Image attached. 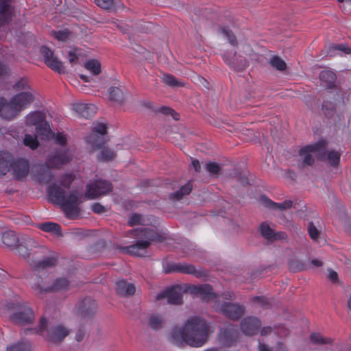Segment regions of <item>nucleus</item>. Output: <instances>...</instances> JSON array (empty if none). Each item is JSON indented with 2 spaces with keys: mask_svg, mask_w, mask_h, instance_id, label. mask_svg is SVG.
<instances>
[{
  "mask_svg": "<svg viewBox=\"0 0 351 351\" xmlns=\"http://www.w3.org/2000/svg\"><path fill=\"white\" fill-rule=\"evenodd\" d=\"M31 283L32 287L37 295H42L49 292L65 291L70 287V284L66 278L56 279L50 286H46L45 282L40 278H38V282H35V280H33Z\"/></svg>",
  "mask_w": 351,
  "mask_h": 351,
  "instance_id": "obj_13",
  "label": "nucleus"
},
{
  "mask_svg": "<svg viewBox=\"0 0 351 351\" xmlns=\"http://www.w3.org/2000/svg\"><path fill=\"white\" fill-rule=\"evenodd\" d=\"M48 327V322L45 318H42L40 321L38 328L29 330L40 334L51 343L62 341L69 333V330L62 324L54 325L49 328Z\"/></svg>",
  "mask_w": 351,
  "mask_h": 351,
  "instance_id": "obj_12",
  "label": "nucleus"
},
{
  "mask_svg": "<svg viewBox=\"0 0 351 351\" xmlns=\"http://www.w3.org/2000/svg\"><path fill=\"white\" fill-rule=\"evenodd\" d=\"M82 56V52L79 49H73L69 52V60L71 64L79 63V60Z\"/></svg>",
  "mask_w": 351,
  "mask_h": 351,
  "instance_id": "obj_39",
  "label": "nucleus"
},
{
  "mask_svg": "<svg viewBox=\"0 0 351 351\" xmlns=\"http://www.w3.org/2000/svg\"><path fill=\"white\" fill-rule=\"evenodd\" d=\"M7 309L10 311V320L19 325L32 323L35 318L32 308L25 302L16 300L6 305Z\"/></svg>",
  "mask_w": 351,
  "mask_h": 351,
  "instance_id": "obj_11",
  "label": "nucleus"
},
{
  "mask_svg": "<svg viewBox=\"0 0 351 351\" xmlns=\"http://www.w3.org/2000/svg\"><path fill=\"white\" fill-rule=\"evenodd\" d=\"M106 134V125L102 123H94L92 134L86 138L87 143L93 148H100L104 143V135Z\"/></svg>",
  "mask_w": 351,
  "mask_h": 351,
  "instance_id": "obj_16",
  "label": "nucleus"
},
{
  "mask_svg": "<svg viewBox=\"0 0 351 351\" xmlns=\"http://www.w3.org/2000/svg\"><path fill=\"white\" fill-rule=\"evenodd\" d=\"M271 65L279 71H284L287 68L286 62L278 56H274L269 61Z\"/></svg>",
  "mask_w": 351,
  "mask_h": 351,
  "instance_id": "obj_37",
  "label": "nucleus"
},
{
  "mask_svg": "<svg viewBox=\"0 0 351 351\" xmlns=\"http://www.w3.org/2000/svg\"><path fill=\"white\" fill-rule=\"evenodd\" d=\"M130 234L140 240L135 244L127 247L125 250L127 253L137 256H146L147 248L151 242H162L165 239L154 229L147 227L132 230Z\"/></svg>",
  "mask_w": 351,
  "mask_h": 351,
  "instance_id": "obj_6",
  "label": "nucleus"
},
{
  "mask_svg": "<svg viewBox=\"0 0 351 351\" xmlns=\"http://www.w3.org/2000/svg\"><path fill=\"white\" fill-rule=\"evenodd\" d=\"M311 263L313 265H314L315 267H321L322 265V261H320L318 259L312 260Z\"/></svg>",
  "mask_w": 351,
  "mask_h": 351,
  "instance_id": "obj_59",
  "label": "nucleus"
},
{
  "mask_svg": "<svg viewBox=\"0 0 351 351\" xmlns=\"http://www.w3.org/2000/svg\"><path fill=\"white\" fill-rule=\"evenodd\" d=\"M320 80L326 84L328 88H331L336 80V75L334 72L329 70H324L320 73Z\"/></svg>",
  "mask_w": 351,
  "mask_h": 351,
  "instance_id": "obj_29",
  "label": "nucleus"
},
{
  "mask_svg": "<svg viewBox=\"0 0 351 351\" xmlns=\"http://www.w3.org/2000/svg\"><path fill=\"white\" fill-rule=\"evenodd\" d=\"M109 99L115 102H121L123 99V93L118 87H111L109 89Z\"/></svg>",
  "mask_w": 351,
  "mask_h": 351,
  "instance_id": "obj_34",
  "label": "nucleus"
},
{
  "mask_svg": "<svg viewBox=\"0 0 351 351\" xmlns=\"http://www.w3.org/2000/svg\"><path fill=\"white\" fill-rule=\"evenodd\" d=\"M260 326V321L257 318L250 317L243 320L241 328L244 334L253 335L257 332Z\"/></svg>",
  "mask_w": 351,
  "mask_h": 351,
  "instance_id": "obj_18",
  "label": "nucleus"
},
{
  "mask_svg": "<svg viewBox=\"0 0 351 351\" xmlns=\"http://www.w3.org/2000/svg\"><path fill=\"white\" fill-rule=\"evenodd\" d=\"M12 156L7 152H0V176L6 174L12 168L14 176L17 179L25 177L29 170V163L25 159H17L13 162Z\"/></svg>",
  "mask_w": 351,
  "mask_h": 351,
  "instance_id": "obj_10",
  "label": "nucleus"
},
{
  "mask_svg": "<svg viewBox=\"0 0 351 351\" xmlns=\"http://www.w3.org/2000/svg\"><path fill=\"white\" fill-rule=\"evenodd\" d=\"M112 190V184L101 179L90 181L87 185L85 191V197L89 199H97L106 195Z\"/></svg>",
  "mask_w": 351,
  "mask_h": 351,
  "instance_id": "obj_14",
  "label": "nucleus"
},
{
  "mask_svg": "<svg viewBox=\"0 0 351 351\" xmlns=\"http://www.w3.org/2000/svg\"><path fill=\"white\" fill-rule=\"evenodd\" d=\"M73 109L80 117L84 118L92 117L96 112L95 106L90 104L75 103Z\"/></svg>",
  "mask_w": 351,
  "mask_h": 351,
  "instance_id": "obj_19",
  "label": "nucleus"
},
{
  "mask_svg": "<svg viewBox=\"0 0 351 351\" xmlns=\"http://www.w3.org/2000/svg\"><path fill=\"white\" fill-rule=\"evenodd\" d=\"M199 80L205 87H206L208 88V87H207L208 82L206 81L205 79L199 78Z\"/></svg>",
  "mask_w": 351,
  "mask_h": 351,
  "instance_id": "obj_61",
  "label": "nucleus"
},
{
  "mask_svg": "<svg viewBox=\"0 0 351 351\" xmlns=\"http://www.w3.org/2000/svg\"><path fill=\"white\" fill-rule=\"evenodd\" d=\"M238 338L236 328L231 324H225L218 336L219 343L224 347L234 346Z\"/></svg>",
  "mask_w": 351,
  "mask_h": 351,
  "instance_id": "obj_15",
  "label": "nucleus"
},
{
  "mask_svg": "<svg viewBox=\"0 0 351 351\" xmlns=\"http://www.w3.org/2000/svg\"><path fill=\"white\" fill-rule=\"evenodd\" d=\"M162 111L165 114H171L175 120L179 119L178 114L173 110H172L171 108H163L162 109Z\"/></svg>",
  "mask_w": 351,
  "mask_h": 351,
  "instance_id": "obj_49",
  "label": "nucleus"
},
{
  "mask_svg": "<svg viewBox=\"0 0 351 351\" xmlns=\"http://www.w3.org/2000/svg\"><path fill=\"white\" fill-rule=\"evenodd\" d=\"M213 332L205 319L193 317L187 319L183 328L174 327L170 333L169 341L178 346L187 344L201 347L208 341V335Z\"/></svg>",
  "mask_w": 351,
  "mask_h": 351,
  "instance_id": "obj_2",
  "label": "nucleus"
},
{
  "mask_svg": "<svg viewBox=\"0 0 351 351\" xmlns=\"http://www.w3.org/2000/svg\"><path fill=\"white\" fill-rule=\"evenodd\" d=\"M186 291L192 295L199 297L205 302H214L213 307L217 311L222 313L228 317L232 319H237L243 314V308L241 306L223 302L221 298L225 300L231 299L232 293L230 291L225 292L222 296H218L215 294L212 288L208 285H190L184 290L180 285H176L160 293L156 299L160 300L162 298H167V302L172 304H180L182 301V293Z\"/></svg>",
  "mask_w": 351,
  "mask_h": 351,
  "instance_id": "obj_1",
  "label": "nucleus"
},
{
  "mask_svg": "<svg viewBox=\"0 0 351 351\" xmlns=\"http://www.w3.org/2000/svg\"><path fill=\"white\" fill-rule=\"evenodd\" d=\"M47 193L51 201L60 205L69 217L73 218L79 215L82 195L78 192L73 191L67 195L64 189L53 184L48 187Z\"/></svg>",
  "mask_w": 351,
  "mask_h": 351,
  "instance_id": "obj_4",
  "label": "nucleus"
},
{
  "mask_svg": "<svg viewBox=\"0 0 351 351\" xmlns=\"http://www.w3.org/2000/svg\"><path fill=\"white\" fill-rule=\"evenodd\" d=\"M221 31L223 36L228 40L231 47L234 48L237 45V40L232 32L226 27H222ZM238 49L239 51V54H237V51H235L234 49L224 50L222 53V57L226 63L229 64L230 66L240 69L241 67L246 66V60L243 55L250 56L252 49L250 46L243 45L242 44H240L238 46Z\"/></svg>",
  "mask_w": 351,
  "mask_h": 351,
  "instance_id": "obj_7",
  "label": "nucleus"
},
{
  "mask_svg": "<svg viewBox=\"0 0 351 351\" xmlns=\"http://www.w3.org/2000/svg\"><path fill=\"white\" fill-rule=\"evenodd\" d=\"M260 230L262 236L268 240L285 239L287 237L284 232H274L273 230L266 223H263L261 225Z\"/></svg>",
  "mask_w": 351,
  "mask_h": 351,
  "instance_id": "obj_21",
  "label": "nucleus"
},
{
  "mask_svg": "<svg viewBox=\"0 0 351 351\" xmlns=\"http://www.w3.org/2000/svg\"><path fill=\"white\" fill-rule=\"evenodd\" d=\"M12 0H0V26L8 23L12 18V8L10 5Z\"/></svg>",
  "mask_w": 351,
  "mask_h": 351,
  "instance_id": "obj_20",
  "label": "nucleus"
},
{
  "mask_svg": "<svg viewBox=\"0 0 351 351\" xmlns=\"http://www.w3.org/2000/svg\"><path fill=\"white\" fill-rule=\"evenodd\" d=\"M73 156V152L70 149L58 151L54 155L50 156L46 163L47 167L39 165L36 167L37 171H43V173L37 175L36 179L40 183H48L51 177L49 168L58 167L66 164L72 160Z\"/></svg>",
  "mask_w": 351,
  "mask_h": 351,
  "instance_id": "obj_9",
  "label": "nucleus"
},
{
  "mask_svg": "<svg viewBox=\"0 0 351 351\" xmlns=\"http://www.w3.org/2000/svg\"><path fill=\"white\" fill-rule=\"evenodd\" d=\"M162 81L165 84L171 86H180L182 85L174 76L169 74L163 75Z\"/></svg>",
  "mask_w": 351,
  "mask_h": 351,
  "instance_id": "obj_40",
  "label": "nucleus"
},
{
  "mask_svg": "<svg viewBox=\"0 0 351 351\" xmlns=\"http://www.w3.org/2000/svg\"><path fill=\"white\" fill-rule=\"evenodd\" d=\"M290 268L293 271H296L302 270L303 269V266L302 265H298L297 267H293V263H290Z\"/></svg>",
  "mask_w": 351,
  "mask_h": 351,
  "instance_id": "obj_58",
  "label": "nucleus"
},
{
  "mask_svg": "<svg viewBox=\"0 0 351 351\" xmlns=\"http://www.w3.org/2000/svg\"><path fill=\"white\" fill-rule=\"evenodd\" d=\"M310 340L313 343L326 344L330 342V340L324 338L320 334L313 333L310 337Z\"/></svg>",
  "mask_w": 351,
  "mask_h": 351,
  "instance_id": "obj_42",
  "label": "nucleus"
},
{
  "mask_svg": "<svg viewBox=\"0 0 351 351\" xmlns=\"http://www.w3.org/2000/svg\"><path fill=\"white\" fill-rule=\"evenodd\" d=\"M31 264L33 265L34 269L40 271L41 269H46L54 266L56 264V259L53 257H47L37 263H35V261H33Z\"/></svg>",
  "mask_w": 351,
  "mask_h": 351,
  "instance_id": "obj_26",
  "label": "nucleus"
},
{
  "mask_svg": "<svg viewBox=\"0 0 351 351\" xmlns=\"http://www.w3.org/2000/svg\"><path fill=\"white\" fill-rule=\"evenodd\" d=\"M206 169L210 175L215 176L220 171L221 167L215 162H210L206 164Z\"/></svg>",
  "mask_w": 351,
  "mask_h": 351,
  "instance_id": "obj_41",
  "label": "nucleus"
},
{
  "mask_svg": "<svg viewBox=\"0 0 351 351\" xmlns=\"http://www.w3.org/2000/svg\"><path fill=\"white\" fill-rule=\"evenodd\" d=\"M115 289L117 293L121 295H132L136 291L134 285L123 280L117 282Z\"/></svg>",
  "mask_w": 351,
  "mask_h": 351,
  "instance_id": "obj_23",
  "label": "nucleus"
},
{
  "mask_svg": "<svg viewBox=\"0 0 351 351\" xmlns=\"http://www.w3.org/2000/svg\"><path fill=\"white\" fill-rule=\"evenodd\" d=\"M332 48L335 51H340L343 52L346 54H348V53H351L350 48L346 45H343V44L335 45L332 46Z\"/></svg>",
  "mask_w": 351,
  "mask_h": 351,
  "instance_id": "obj_47",
  "label": "nucleus"
},
{
  "mask_svg": "<svg viewBox=\"0 0 351 351\" xmlns=\"http://www.w3.org/2000/svg\"><path fill=\"white\" fill-rule=\"evenodd\" d=\"M6 104H7V101L3 97L0 98V116L1 117L2 110L4 108L5 105H6Z\"/></svg>",
  "mask_w": 351,
  "mask_h": 351,
  "instance_id": "obj_56",
  "label": "nucleus"
},
{
  "mask_svg": "<svg viewBox=\"0 0 351 351\" xmlns=\"http://www.w3.org/2000/svg\"><path fill=\"white\" fill-rule=\"evenodd\" d=\"M10 72L9 69L4 64L0 62V77L8 74Z\"/></svg>",
  "mask_w": 351,
  "mask_h": 351,
  "instance_id": "obj_51",
  "label": "nucleus"
},
{
  "mask_svg": "<svg viewBox=\"0 0 351 351\" xmlns=\"http://www.w3.org/2000/svg\"><path fill=\"white\" fill-rule=\"evenodd\" d=\"M308 231L309 233V235L312 239L315 240L318 238V236L319 234V231L317 230V228L314 226L313 223H310L308 226Z\"/></svg>",
  "mask_w": 351,
  "mask_h": 351,
  "instance_id": "obj_46",
  "label": "nucleus"
},
{
  "mask_svg": "<svg viewBox=\"0 0 351 351\" xmlns=\"http://www.w3.org/2000/svg\"><path fill=\"white\" fill-rule=\"evenodd\" d=\"M258 351H271V350L267 345L259 343Z\"/></svg>",
  "mask_w": 351,
  "mask_h": 351,
  "instance_id": "obj_55",
  "label": "nucleus"
},
{
  "mask_svg": "<svg viewBox=\"0 0 351 351\" xmlns=\"http://www.w3.org/2000/svg\"><path fill=\"white\" fill-rule=\"evenodd\" d=\"M34 91H23L14 95L5 105L1 112V117L11 120L20 112L27 108L34 101Z\"/></svg>",
  "mask_w": 351,
  "mask_h": 351,
  "instance_id": "obj_8",
  "label": "nucleus"
},
{
  "mask_svg": "<svg viewBox=\"0 0 351 351\" xmlns=\"http://www.w3.org/2000/svg\"><path fill=\"white\" fill-rule=\"evenodd\" d=\"M95 2L97 6L104 10H112L119 7L113 0H95Z\"/></svg>",
  "mask_w": 351,
  "mask_h": 351,
  "instance_id": "obj_35",
  "label": "nucleus"
},
{
  "mask_svg": "<svg viewBox=\"0 0 351 351\" xmlns=\"http://www.w3.org/2000/svg\"><path fill=\"white\" fill-rule=\"evenodd\" d=\"M2 242L5 246L8 247H13L18 245L19 239L14 232L8 230L3 233Z\"/></svg>",
  "mask_w": 351,
  "mask_h": 351,
  "instance_id": "obj_25",
  "label": "nucleus"
},
{
  "mask_svg": "<svg viewBox=\"0 0 351 351\" xmlns=\"http://www.w3.org/2000/svg\"><path fill=\"white\" fill-rule=\"evenodd\" d=\"M191 190L192 185L190 182H188L185 185L182 186L179 191L171 193L169 197L172 200H179L182 199L184 195L189 194Z\"/></svg>",
  "mask_w": 351,
  "mask_h": 351,
  "instance_id": "obj_30",
  "label": "nucleus"
},
{
  "mask_svg": "<svg viewBox=\"0 0 351 351\" xmlns=\"http://www.w3.org/2000/svg\"><path fill=\"white\" fill-rule=\"evenodd\" d=\"M193 167L195 171H198L200 169V164L197 160H193L191 162Z\"/></svg>",
  "mask_w": 351,
  "mask_h": 351,
  "instance_id": "obj_54",
  "label": "nucleus"
},
{
  "mask_svg": "<svg viewBox=\"0 0 351 351\" xmlns=\"http://www.w3.org/2000/svg\"><path fill=\"white\" fill-rule=\"evenodd\" d=\"M348 306L350 310H351V293L349 297L348 301Z\"/></svg>",
  "mask_w": 351,
  "mask_h": 351,
  "instance_id": "obj_63",
  "label": "nucleus"
},
{
  "mask_svg": "<svg viewBox=\"0 0 351 351\" xmlns=\"http://www.w3.org/2000/svg\"><path fill=\"white\" fill-rule=\"evenodd\" d=\"M25 123L27 125L36 127V135L25 134L23 143L32 149H36L38 146V136L40 140H49L54 138L56 143L60 145H64L66 143L65 134L58 132L56 134L51 132L49 123L45 121V115L43 112L34 111L29 113L25 117Z\"/></svg>",
  "mask_w": 351,
  "mask_h": 351,
  "instance_id": "obj_3",
  "label": "nucleus"
},
{
  "mask_svg": "<svg viewBox=\"0 0 351 351\" xmlns=\"http://www.w3.org/2000/svg\"><path fill=\"white\" fill-rule=\"evenodd\" d=\"M271 331V328L270 327H264L261 330V334L262 335H267L268 333H270Z\"/></svg>",
  "mask_w": 351,
  "mask_h": 351,
  "instance_id": "obj_57",
  "label": "nucleus"
},
{
  "mask_svg": "<svg viewBox=\"0 0 351 351\" xmlns=\"http://www.w3.org/2000/svg\"><path fill=\"white\" fill-rule=\"evenodd\" d=\"M92 210L97 214L103 213L106 211V208L99 203H94L91 206Z\"/></svg>",
  "mask_w": 351,
  "mask_h": 351,
  "instance_id": "obj_48",
  "label": "nucleus"
},
{
  "mask_svg": "<svg viewBox=\"0 0 351 351\" xmlns=\"http://www.w3.org/2000/svg\"><path fill=\"white\" fill-rule=\"evenodd\" d=\"M165 319L163 317L158 314H152L147 319V326L152 329H160L162 327Z\"/></svg>",
  "mask_w": 351,
  "mask_h": 351,
  "instance_id": "obj_27",
  "label": "nucleus"
},
{
  "mask_svg": "<svg viewBox=\"0 0 351 351\" xmlns=\"http://www.w3.org/2000/svg\"><path fill=\"white\" fill-rule=\"evenodd\" d=\"M38 228L43 231L51 233L54 235H61L60 226L56 223L46 222L38 225Z\"/></svg>",
  "mask_w": 351,
  "mask_h": 351,
  "instance_id": "obj_28",
  "label": "nucleus"
},
{
  "mask_svg": "<svg viewBox=\"0 0 351 351\" xmlns=\"http://www.w3.org/2000/svg\"><path fill=\"white\" fill-rule=\"evenodd\" d=\"M13 88L16 91H33V90L30 88L28 80L25 77L18 80L14 85Z\"/></svg>",
  "mask_w": 351,
  "mask_h": 351,
  "instance_id": "obj_32",
  "label": "nucleus"
},
{
  "mask_svg": "<svg viewBox=\"0 0 351 351\" xmlns=\"http://www.w3.org/2000/svg\"><path fill=\"white\" fill-rule=\"evenodd\" d=\"M204 351H224V350L221 348H210V349L206 350Z\"/></svg>",
  "mask_w": 351,
  "mask_h": 351,
  "instance_id": "obj_62",
  "label": "nucleus"
},
{
  "mask_svg": "<svg viewBox=\"0 0 351 351\" xmlns=\"http://www.w3.org/2000/svg\"><path fill=\"white\" fill-rule=\"evenodd\" d=\"M170 271H177L186 274H194L195 271V267L189 264H177L173 266V269Z\"/></svg>",
  "mask_w": 351,
  "mask_h": 351,
  "instance_id": "obj_33",
  "label": "nucleus"
},
{
  "mask_svg": "<svg viewBox=\"0 0 351 351\" xmlns=\"http://www.w3.org/2000/svg\"><path fill=\"white\" fill-rule=\"evenodd\" d=\"M40 53L43 56L45 64L52 70L61 73L64 71L62 62L54 55L48 47L43 46Z\"/></svg>",
  "mask_w": 351,
  "mask_h": 351,
  "instance_id": "obj_17",
  "label": "nucleus"
},
{
  "mask_svg": "<svg viewBox=\"0 0 351 351\" xmlns=\"http://www.w3.org/2000/svg\"><path fill=\"white\" fill-rule=\"evenodd\" d=\"M84 67L93 75H98L101 72L100 62L97 60H89L84 63Z\"/></svg>",
  "mask_w": 351,
  "mask_h": 351,
  "instance_id": "obj_31",
  "label": "nucleus"
},
{
  "mask_svg": "<svg viewBox=\"0 0 351 351\" xmlns=\"http://www.w3.org/2000/svg\"><path fill=\"white\" fill-rule=\"evenodd\" d=\"M254 300L263 306H265L267 304V299L264 297H256Z\"/></svg>",
  "mask_w": 351,
  "mask_h": 351,
  "instance_id": "obj_53",
  "label": "nucleus"
},
{
  "mask_svg": "<svg viewBox=\"0 0 351 351\" xmlns=\"http://www.w3.org/2000/svg\"><path fill=\"white\" fill-rule=\"evenodd\" d=\"M328 278L332 281V282H336L337 280V272L332 271V270H329L328 271Z\"/></svg>",
  "mask_w": 351,
  "mask_h": 351,
  "instance_id": "obj_52",
  "label": "nucleus"
},
{
  "mask_svg": "<svg viewBox=\"0 0 351 351\" xmlns=\"http://www.w3.org/2000/svg\"><path fill=\"white\" fill-rule=\"evenodd\" d=\"M74 180V176L72 173H66L64 175L61 179L60 184L64 188L68 189L70 187L72 182Z\"/></svg>",
  "mask_w": 351,
  "mask_h": 351,
  "instance_id": "obj_43",
  "label": "nucleus"
},
{
  "mask_svg": "<svg viewBox=\"0 0 351 351\" xmlns=\"http://www.w3.org/2000/svg\"><path fill=\"white\" fill-rule=\"evenodd\" d=\"M147 221L144 218L143 216L139 215V214H134L132 215L129 220L128 223L130 226H135V225H148V223H145V221Z\"/></svg>",
  "mask_w": 351,
  "mask_h": 351,
  "instance_id": "obj_38",
  "label": "nucleus"
},
{
  "mask_svg": "<svg viewBox=\"0 0 351 351\" xmlns=\"http://www.w3.org/2000/svg\"><path fill=\"white\" fill-rule=\"evenodd\" d=\"M84 336H85V331H84V330L79 329L77 331V332H76L75 339H76V341L80 342V341L83 340Z\"/></svg>",
  "mask_w": 351,
  "mask_h": 351,
  "instance_id": "obj_50",
  "label": "nucleus"
},
{
  "mask_svg": "<svg viewBox=\"0 0 351 351\" xmlns=\"http://www.w3.org/2000/svg\"><path fill=\"white\" fill-rule=\"evenodd\" d=\"M53 35L58 40L64 41L69 38V32L68 30L64 29L58 32H53Z\"/></svg>",
  "mask_w": 351,
  "mask_h": 351,
  "instance_id": "obj_45",
  "label": "nucleus"
},
{
  "mask_svg": "<svg viewBox=\"0 0 351 351\" xmlns=\"http://www.w3.org/2000/svg\"><path fill=\"white\" fill-rule=\"evenodd\" d=\"M325 148L326 142L324 140L314 145H306L300 151V160L304 165H309L313 162L314 158L316 157L328 162L332 167L337 166L340 160V152L330 150L325 153Z\"/></svg>",
  "mask_w": 351,
  "mask_h": 351,
  "instance_id": "obj_5",
  "label": "nucleus"
},
{
  "mask_svg": "<svg viewBox=\"0 0 351 351\" xmlns=\"http://www.w3.org/2000/svg\"><path fill=\"white\" fill-rule=\"evenodd\" d=\"M80 78H81L82 80H83L84 82H88L87 77H86V76H85V75H80Z\"/></svg>",
  "mask_w": 351,
  "mask_h": 351,
  "instance_id": "obj_64",
  "label": "nucleus"
},
{
  "mask_svg": "<svg viewBox=\"0 0 351 351\" xmlns=\"http://www.w3.org/2000/svg\"><path fill=\"white\" fill-rule=\"evenodd\" d=\"M115 157V154L112 150L105 148L101 151V158L104 161H109L112 160Z\"/></svg>",
  "mask_w": 351,
  "mask_h": 351,
  "instance_id": "obj_44",
  "label": "nucleus"
},
{
  "mask_svg": "<svg viewBox=\"0 0 351 351\" xmlns=\"http://www.w3.org/2000/svg\"><path fill=\"white\" fill-rule=\"evenodd\" d=\"M31 345L29 343H19L7 347V351H31Z\"/></svg>",
  "mask_w": 351,
  "mask_h": 351,
  "instance_id": "obj_36",
  "label": "nucleus"
},
{
  "mask_svg": "<svg viewBox=\"0 0 351 351\" xmlns=\"http://www.w3.org/2000/svg\"><path fill=\"white\" fill-rule=\"evenodd\" d=\"M35 240L28 238L24 244H20L18 246L19 254L24 258H29L32 254H35Z\"/></svg>",
  "mask_w": 351,
  "mask_h": 351,
  "instance_id": "obj_22",
  "label": "nucleus"
},
{
  "mask_svg": "<svg viewBox=\"0 0 351 351\" xmlns=\"http://www.w3.org/2000/svg\"><path fill=\"white\" fill-rule=\"evenodd\" d=\"M261 201L265 206L269 207L271 209H274V210H283L291 208L292 206V202L289 201V200L285 201L281 203H275V202H272L271 200L269 199L266 197H262Z\"/></svg>",
  "mask_w": 351,
  "mask_h": 351,
  "instance_id": "obj_24",
  "label": "nucleus"
},
{
  "mask_svg": "<svg viewBox=\"0 0 351 351\" xmlns=\"http://www.w3.org/2000/svg\"><path fill=\"white\" fill-rule=\"evenodd\" d=\"M278 351H287L286 347L283 344H279Z\"/></svg>",
  "mask_w": 351,
  "mask_h": 351,
  "instance_id": "obj_60",
  "label": "nucleus"
}]
</instances>
